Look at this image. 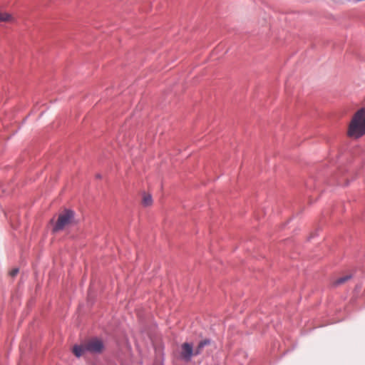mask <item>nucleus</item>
Masks as SVG:
<instances>
[{
  "label": "nucleus",
  "instance_id": "obj_1",
  "mask_svg": "<svg viewBox=\"0 0 365 365\" xmlns=\"http://www.w3.org/2000/svg\"><path fill=\"white\" fill-rule=\"evenodd\" d=\"M365 134V108L359 109L354 115L349 128L348 135L354 138Z\"/></svg>",
  "mask_w": 365,
  "mask_h": 365
},
{
  "label": "nucleus",
  "instance_id": "obj_2",
  "mask_svg": "<svg viewBox=\"0 0 365 365\" xmlns=\"http://www.w3.org/2000/svg\"><path fill=\"white\" fill-rule=\"evenodd\" d=\"M74 217V212L71 210H66L64 212L59 215L58 220L53 227V232L62 230L66 226L69 225Z\"/></svg>",
  "mask_w": 365,
  "mask_h": 365
},
{
  "label": "nucleus",
  "instance_id": "obj_3",
  "mask_svg": "<svg viewBox=\"0 0 365 365\" xmlns=\"http://www.w3.org/2000/svg\"><path fill=\"white\" fill-rule=\"evenodd\" d=\"M192 344L190 343H183L181 346L180 358L185 361H190L192 356L194 355Z\"/></svg>",
  "mask_w": 365,
  "mask_h": 365
},
{
  "label": "nucleus",
  "instance_id": "obj_4",
  "mask_svg": "<svg viewBox=\"0 0 365 365\" xmlns=\"http://www.w3.org/2000/svg\"><path fill=\"white\" fill-rule=\"evenodd\" d=\"M103 348V343L98 339H93L86 344V349L88 351L98 353L102 351Z\"/></svg>",
  "mask_w": 365,
  "mask_h": 365
},
{
  "label": "nucleus",
  "instance_id": "obj_5",
  "mask_svg": "<svg viewBox=\"0 0 365 365\" xmlns=\"http://www.w3.org/2000/svg\"><path fill=\"white\" fill-rule=\"evenodd\" d=\"M210 344V340L207 339L200 341L199 344H197V346L196 347V349L195 350L194 355L196 356V355L200 354L202 353V350L203 349V348Z\"/></svg>",
  "mask_w": 365,
  "mask_h": 365
},
{
  "label": "nucleus",
  "instance_id": "obj_6",
  "mask_svg": "<svg viewBox=\"0 0 365 365\" xmlns=\"http://www.w3.org/2000/svg\"><path fill=\"white\" fill-rule=\"evenodd\" d=\"M73 354L77 356L80 357L82 354L88 351L86 349V344L84 345H75L73 349Z\"/></svg>",
  "mask_w": 365,
  "mask_h": 365
},
{
  "label": "nucleus",
  "instance_id": "obj_7",
  "mask_svg": "<svg viewBox=\"0 0 365 365\" xmlns=\"http://www.w3.org/2000/svg\"><path fill=\"white\" fill-rule=\"evenodd\" d=\"M13 16L8 12L0 11V22H13Z\"/></svg>",
  "mask_w": 365,
  "mask_h": 365
},
{
  "label": "nucleus",
  "instance_id": "obj_8",
  "mask_svg": "<svg viewBox=\"0 0 365 365\" xmlns=\"http://www.w3.org/2000/svg\"><path fill=\"white\" fill-rule=\"evenodd\" d=\"M351 277V275H346L344 277H340L334 282V285L337 286V285L341 284L344 283L345 282H346L347 280H349Z\"/></svg>",
  "mask_w": 365,
  "mask_h": 365
},
{
  "label": "nucleus",
  "instance_id": "obj_9",
  "mask_svg": "<svg viewBox=\"0 0 365 365\" xmlns=\"http://www.w3.org/2000/svg\"><path fill=\"white\" fill-rule=\"evenodd\" d=\"M153 202L152 196L150 195H145L143 199V204L145 206H150Z\"/></svg>",
  "mask_w": 365,
  "mask_h": 365
},
{
  "label": "nucleus",
  "instance_id": "obj_10",
  "mask_svg": "<svg viewBox=\"0 0 365 365\" xmlns=\"http://www.w3.org/2000/svg\"><path fill=\"white\" fill-rule=\"evenodd\" d=\"M18 273H19V269H18V268H14V269H13L10 272L9 274H10V276H11V277H15Z\"/></svg>",
  "mask_w": 365,
  "mask_h": 365
},
{
  "label": "nucleus",
  "instance_id": "obj_11",
  "mask_svg": "<svg viewBox=\"0 0 365 365\" xmlns=\"http://www.w3.org/2000/svg\"><path fill=\"white\" fill-rule=\"evenodd\" d=\"M96 177H97L98 178H101V175H96Z\"/></svg>",
  "mask_w": 365,
  "mask_h": 365
}]
</instances>
